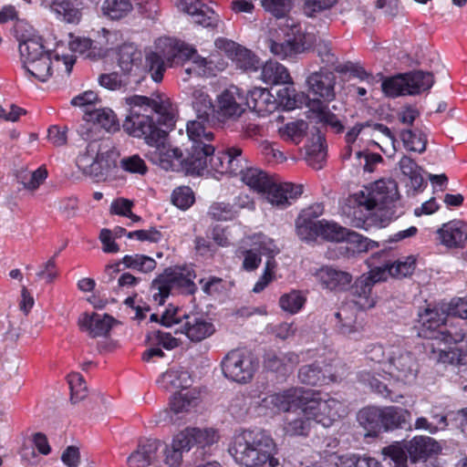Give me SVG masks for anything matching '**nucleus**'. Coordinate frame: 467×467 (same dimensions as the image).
<instances>
[{
    "mask_svg": "<svg viewBox=\"0 0 467 467\" xmlns=\"http://www.w3.org/2000/svg\"><path fill=\"white\" fill-rule=\"evenodd\" d=\"M125 103L129 113L123 122V129L133 137L143 138L148 145L154 147L150 152L151 161L165 171L177 170L181 165H184L188 171L187 156L183 158L180 149L171 148L167 143V132L152 119L153 113L163 111L161 103L140 95L125 98Z\"/></svg>",
    "mask_w": 467,
    "mask_h": 467,
    "instance_id": "nucleus-1",
    "label": "nucleus"
},
{
    "mask_svg": "<svg viewBox=\"0 0 467 467\" xmlns=\"http://www.w3.org/2000/svg\"><path fill=\"white\" fill-rule=\"evenodd\" d=\"M192 107L197 113V119L187 123V135L191 142L188 162L193 170L200 171L205 166L207 154L214 150V134L212 127L208 125L214 106L203 88H195L192 91Z\"/></svg>",
    "mask_w": 467,
    "mask_h": 467,
    "instance_id": "nucleus-2",
    "label": "nucleus"
},
{
    "mask_svg": "<svg viewBox=\"0 0 467 467\" xmlns=\"http://www.w3.org/2000/svg\"><path fill=\"white\" fill-rule=\"evenodd\" d=\"M235 462L244 467H262L268 463L276 467V445L264 431L246 430L236 434L228 449Z\"/></svg>",
    "mask_w": 467,
    "mask_h": 467,
    "instance_id": "nucleus-3",
    "label": "nucleus"
},
{
    "mask_svg": "<svg viewBox=\"0 0 467 467\" xmlns=\"http://www.w3.org/2000/svg\"><path fill=\"white\" fill-rule=\"evenodd\" d=\"M158 47L161 50L166 62L171 66L187 61L188 66L182 69V76L184 81L188 80L191 75L199 77L214 76L216 72L225 67V63L216 62L214 56L205 58L197 54L196 50L185 44L171 37H163L158 40Z\"/></svg>",
    "mask_w": 467,
    "mask_h": 467,
    "instance_id": "nucleus-4",
    "label": "nucleus"
},
{
    "mask_svg": "<svg viewBox=\"0 0 467 467\" xmlns=\"http://www.w3.org/2000/svg\"><path fill=\"white\" fill-rule=\"evenodd\" d=\"M398 197L399 192L395 181L379 180L348 196L346 200L348 211H345V213L356 218L355 227H362L366 221L357 218L358 210L359 212L374 210L381 212L389 208V205L394 202Z\"/></svg>",
    "mask_w": 467,
    "mask_h": 467,
    "instance_id": "nucleus-5",
    "label": "nucleus"
},
{
    "mask_svg": "<svg viewBox=\"0 0 467 467\" xmlns=\"http://www.w3.org/2000/svg\"><path fill=\"white\" fill-rule=\"evenodd\" d=\"M118 152L109 140H92L78 154L76 165L87 177L99 182L117 166Z\"/></svg>",
    "mask_w": 467,
    "mask_h": 467,
    "instance_id": "nucleus-6",
    "label": "nucleus"
},
{
    "mask_svg": "<svg viewBox=\"0 0 467 467\" xmlns=\"http://www.w3.org/2000/svg\"><path fill=\"white\" fill-rule=\"evenodd\" d=\"M420 336L443 343H464L467 347V332L452 323L444 312L437 308L425 307L418 313Z\"/></svg>",
    "mask_w": 467,
    "mask_h": 467,
    "instance_id": "nucleus-7",
    "label": "nucleus"
},
{
    "mask_svg": "<svg viewBox=\"0 0 467 467\" xmlns=\"http://www.w3.org/2000/svg\"><path fill=\"white\" fill-rule=\"evenodd\" d=\"M188 159L189 148L187 149L186 159L188 171L196 174H202L206 171L208 173L238 175L246 164V159L243 156L242 149L236 146L229 147L225 150L218 151L216 154H214V151L207 154L205 166L200 171L193 170L188 162Z\"/></svg>",
    "mask_w": 467,
    "mask_h": 467,
    "instance_id": "nucleus-8",
    "label": "nucleus"
},
{
    "mask_svg": "<svg viewBox=\"0 0 467 467\" xmlns=\"http://www.w3.org/2000/svg\"><path fill=\"white\" fill-rule=\"evenodd\" d=\"M195 274L190 268L166 270L151 284L152 298L158 305H163L173 287L182 289L183 293L192 295L197 287L193 282Z\"/></svg>",
    "mask_w": 467,
    "mask_h": 467,
    "instance_id": "nucleus-9",
    "label": "nucleus"
},
{
    "mask_svg": "<svg viewBox=\"0 0 467 467\" xmlns=\"http://www.w3.org/2000/svg\"><path fill=\"white\" fill-rule=\"evenodd\" d=\"M387 355L383 368L386 374L405 384L415 381L419 364L410 352L398 347H391L388 349Z\"/></svg>",
    "mask_w": 467,
    "mask_h": 467,
    "instance_id": "nucleus-10",
    "label": "nucleus"
},
{
    "mask_svg": "<svg viewBox=\"0 0 467 467\" xmlns=\"http://www.w3.org/2000/svg\"><path fill=\"white\" fill-rule=\"evenodd\" d=\"M308 399L304 400V411L310 420L329 427L345 412L343 404L336 399L322 400L318 394L307 389Z\"/></svg>",
    "mask_w": 467,
    "mask_h": 467,
    "instance_id": "nucleus-11",
    "label": "nucleus"
},
{
    "mask_svg": "<svg viewBox=\"0 0 467 467\" xmlns=\"http://www.w3.org/2000/svg\"><path fill=\"white\" fill-rule=\"evenodd\" d=\"M307 389L300 387L290 388L281 392L265 396L259 403V409L265 414H276L296 410L308 399Z\"/></svg>",
    "mask_w": 467,
    "mask_h": 467,
    "instance_id": "nucleus-12",
    "label": "nucleus"
},
{
    "mask_svg": "<svg viewBox=\"0 0 467 467\" xmlns=\"http://www.w3.org/2000/svg\"><path fill=\"white\" fill-rule=\"evenodd\" d=\"M223 375L238 383L250 381L256 369L253 357L244 350L233 349L221 362Z\"/></svg>",
    "mask_w": 467,
    "mask_h": 467,
    "instance_id": "nucleus-13",
    "label": "nucleus"
},
{
    "mask_svg": "<svg viewBox=\"0 0 467 467\" xmlns=\"http://www.w3.org/2000/svg\"><path fill=\"white\" fill-rule=\"evenodd\" d=\"M214 44L218 50L224 53L232 59L236 67L243 71L254 72L261 67V62L257 56L232 40L218 38Z\"/></svg>",
    "mask_w": 467,
    "mask_h": 467,
    "instance_id": "nucleus-14",
    "label": "nucleus"
},
{
    "mask_svg": "<svg viewBox=\"0 0 467 467\" xmlns=\"http://www.w3.org/2000/svg\"><path fill=\"white\" fill-rule=\"evenodd\" d=\"M244 92L237 86H230L217 97V114L223 119H235L245 110Z\"/></svg>",
    "mask_w": 467,
    "mask_h": 467,
    "instance_id": "nucleus-15",
    "label": "nucleus"
},
{
    "mask_svg": "<svg viewBox=\"0 0 467 467\" xmlns=\"http://www.w3.org/2000/svg\"><path fill=\"white\" fill-rule=\"evenodd\" d=\"M336 78L333 72L321 69L311 73L306 82L309 92L326 101H331L336 97Z\"/></svg>",
    "mask_w": 467,
    "mask_h": 467,
    "instance_id": "nucleus-16",
    "label": "nucleus"
},
{
    "mask_svg": "<svg viewBox=\"0 0 467 467\" xmlns=\"http://www.w3.org/2000/svg\"><path fill=\"white\" fill-rule=\"evenodd\" d=\"M161 448H162V443L159 440H147L140 443L127 459L129 467L156 465L160 462L159 451Z\"/></svg>",
    "mask_w": 467,
    "mask_h": 467,
    "instance_id": "nucleus-17",
    "label": "nucleus"
},
{
    "mask_svg": "<svg viewBox=\"0 0 467 467\" xmlns=\"http://www.w3.org/2000/svg\"><path fill=\"white\" fill-rule=\"evenodd\" d=\"M320 285L330 291L346 290L352 282V275L345 271L325 265L314 274Z\"/></svg>",
    "mask_w": 467,
    "mask_h": 467,
    "instance_id": "nucleus-18",
    "label": "nucleus"
},
{
    "mask_svg": "<svg viewBox=\"0 0 467 467\" xmlns=\"http://www.w3.org/2000/svg\"><path fill=\"white\" fill-rule=\"evenodd\" d=\"M265 194L272 205L285 208L290 204L291 200L302 194V186L290 182H275L272 180Z\"/></svg>",
    "mask_w": 467,
    "mask_h": 467,
    "instance_id": "nucleus-19",
    "label": "nucleus"
},
{
    "mask_svg": "<svg viewBox=\"0 0 467 467\" xmlns=\"http://www.w3.org/2000/svg\"><path fill=\"white\" fill-rule=\"evenodd\" d=\"M114 323L115 319L112 317L98 313H84L78 321L80 330L91 337L107 336Z\"/></svg>",
    "mask_w": 467,
    "mask_h": 467,
    "instance_id": "nucleus-20",
    "label": "nucleus"
},
{
    "mask_svg": "<svg viewBox=\"0 0 467 467\" xmlns=\"http://www.w3.org/2000/svg\"><path fill=\"white\" fill-rule=\"evenodd\" d=\"M345 373L346 369L344 367L341 368V371L332 373L328 369L323 371L317 364L314 363L301 367L298 371V379L306 385L321 386L330 381H336L337 379L342 378Z\"/></svg>",
    "mask_w": 467,
    "mask_h": 467,
    "instance_id": "nucleus-21",
    "label": "nucleus"
},
{
    "mask_svg": "<svg viewBox=\"0 0 467 467\" xmlns=\"http://www.w3.org/2000/svg\"><path fill=\"white\" fill-rule=\"evenodd\" d=\"M292 36L283 42L269 41V48L272 54L285 59L304 51L303 33L300 26L292 25Z\"/></svg>",
    "mask_w": 467,
    "mask_h": 467,
    "instance_id": "nucleus-22",
    "label": "nucleus"
},
{
    "mask_svg": "<svg viewBox=\"0 0 467 467\" xmlns=\"http://www.w3.org/2000/svg\"><path fill=\"white\" fill-rule=\"evenodd\" d=\"M118 65L125 74L143 73L142 52L133 44H123L118 50Z\"/></svg>",
    "mask_w": 467,
    "mask_h": 467,
    "instance_id": "nucleus-23",
    "label": "nucleus"
},
{
    "mask_svg": "<svg viewBox=\"0 0 467 467\" xmlns=\"http://www.w3.org/2000/svg\"><path fill=\"white\" fill-rule=\"evenodd\" d=\"M176 5L180 11L191 16L195 24L207 27L216 23L215 13L201 1L178 0Z\"/></svg>",
    "mask_w": 467,
    "mask_h": 467,
    "instance_id": "nucleus-24",
    "label": "nucleus"
},
{
    "mask_svg": "<svg viewBox=\"0 0 467 467\" xmlns=\"http://www.w3.org/2000/svg\"><path fill=\"white\" fill-rule=\"evenodd\" d=\"M441 243L449 247H461L467 242V225L458 220L444 223L437 231Z\"/></svg>",
    "mask_w": 467,
    "mask_h": 467,
    "instance_id": "nucleus-25",
    "label": "nucleus"
},
{
    "mask_svg": "<svg viewBox=\"0 0 467 467\" xmlns=\"http://www.w3.org/2000/svg\"><path fill=\"white\" fill-rule=\"evenodd\" d=\"M41 6L50 10L61 21L76 24L81 13L75 0H41Z\"/></svg>",
    "mask_w": 467,
    "mask_h": 467,
    "instance_id": "nucleus-26",
    "label": "nucleus"
},
{
    "mask_svg": "<svg viewBox=\"0 0 467 467\" xmlns=\"http://www.w3.org/2000/svg\"><path fill=\"white\" fill-rule=\"evenodd\" d=\"M406 450L410 460L415 462L438 454L441 451V446L431 437L420 436L410 441L406 445Z\"/></svg>",
    "mask_w": 467,
    "mask_h": 467,
    "instance_id": "nucleus-27",
    "label": "nucleus"
},
{
    "mask_svg": "<svg viewBox=\"0 0 467 467\" xmlns=\"http://www.w3.org/2000/svg\"><path fill=\"white\" fill-rule=\"evenodd\" d=\"M451 345V343H446ZM454 345L460 344L461 347H446L444 348H435L434 344L431 345V351L430 358L437 362L450 365H463L467 363V347L464 343H453Z\"/></svg>",
    "mask_w": 467,
    "mask_h": 467,
    "instance_id": "nucleus-28",
    "label": "nucleus"
},
{
    "mask_svg": "<svg viewBox=\"0 0 467 467\" xmlns=\"http://www.w3.org/2000/svg\"><path fill=\"white\" fill-rule=\"evenodd\" d=\"M374 285L361 275L351 286L354 302L361 309H369L375 306L377 296L373 294Z\"/></svg>",
    "mask_w": 467,
    "mask_h": 467,
    "instance_id": "nucleus-29",
    "label": "nucleus"
},
{
    "mask_svg": "<svg viewBox=\"0 0 467 467\" xmlns=\"http://www.w3.org/2000/svg\"><path fill=\"white\" fill-rule=\"evenodd\" d=\"M245 106L260 115H265L275 109V102L268 89L254 88L245 96Z\"/></svg>",
    "mask_w": 467,
    "mask_h": 467,
    "instance_id": "nucleus-30",
    "label": "nucleus"
},
{
    "mask_svg": "<svg viewBox=\"0 0 467 467\" xmlns=\"http://www.w3.org/2000/svg\"><path fill=\"white\" fill-rule=\"evenodd\" d=\"M189 372L182 368H171L164 372L158 380L161 388L167 390H187L192 385Z\"/></svg>",
    "mask_w": 467,
    "mask_h": 467,
    "instance_id": "nucleus-31",
    "label": "nucleus"
},
{
    "mask_svg": "<svg viewBox=\"0 0 467 467\" xmlns=\"http://www.w3.org/2000/svg\"><path fill=\"white\" fill-rule=\"evenodd\" d=\"M299 363V357L294 352H269L265 358V367L272 371L285 374Z\"/></svg>",
    "mask_w": 467,
    "mask_h": 467,
    "instance_id": "nucleus-32",
    "label": "nucleus"
},
{
    "mask_svg": "<svg viewBox=\"0 0 467 467\" xmlns=\"http://www.w3.org/2000/svg\"><path fill=\"white\" fill-rule=\"evenodd\" d=\"M238 174L241 175L242 182L250 189L262 193L266 192L272 181L265 171L258 168L247 167V163Z\"/></svg>",
    "mask_w": 467,
    "mask_h": 467,
    "instance_id": "nucleus-33",
    "label": "nucleus"
},
{
    "mask_svg": "<svg viewBox=\"0 0 467 467\" xmlns=\"http://www.w3.org/2000/svg\"><path fill=\"white\" fill-rule=\"evenodd\" d=\"M324 141V137L318 131L306 146V161L316 170L321 169L326 161L327 150Z\"/></svg>",
    "mask_w": 467,
    "mask_h": 467,
    "instance_id": "nucleus-34",
    "label": "nucleus"
},
{
    "mask_svg": "<svg viewBox=\"0 0 467 467\" xmlns=\"http://www.w3.org/2000/svg\"><path fill=\"white\" fill-rule=\"evenodd\" d=\"M308 107L317 121L329 126L337 133L343 131L344 126L338 117L332 113L323 102L313 99L309 101Z\"/></svg>",
    "mask_w": 467,
    "mask_h": 467,
    "instance_id": "nucleus-35",
    "label": "nucleus"
},
{
    "mask_svg": "<svg viewBox=\"0 0 467 467\" xmlns=\"http://www.w3.org/2000/svg\"><path fill=\"white\" fill-rule=\"evenodd\" d=\"M19 53L23 66L38 60L44 55H51L49 51L45 50L40 37H29L21 41Z\"/></svg>",
    "mask_w": 467,
    "mask_h": 467,
    "instance_id": "nucleus-36",
    "label": "nucleus"
},
{
    "mask_svg": "<svg viewBox=\"0 0 467 467\" xmlns=\"http://www.w3.org/2000/svg\"><path fill=\"white\" fill-rule=\"evenodd\" d=\"M213 323L202 317L190 318L184 325L185 335L194 342H200L214 333Z\"/></svg>",
    "mask_w": 467,
    "mask_h": 467,
    "instance_id": "nucleus-37",
    "label": "nucleus"
},
{
    "mask_svg": "<svg viewBox=\"0 0 467 467\" xmlns=\"http://www.w3.org/2000/svg\"><path fill=\"white\" fill-rule=\"evenodd\" d=\"M199 393L195 389L176 392L171 400V411L175 415L186 413L199 403Z\"/></svg>",
    "mask_w": 467,
    "mask_h": 467,
    "instance_id": "nucleus-38",
    "label": "nucleus"
},
{
    "mask_svg": "<svg viewBox=\"0 0 467 467\" xmlns=\"http://www.w3.org/2000/svg\"><path fill=\"white\" fill-rule=\"evenodd\" d=\"M261 78L265 83L273 85L292 82L287 69L276 61H267L262 67Z\"/></svg>",
    "mask_w": 467,
    "mask_h": 467,
    "instance_id": "nucleus-39",
    "label": "nucleus"
},
{
    "mask_svg": "<svg viewBox=\"0 0 467 467\" xmlns=\"http://www.w3.org/2000/svg\"><path fill=\"white\" fill-rule=\"evenodd\" d=\"M381 413L382 429L386 431L401 428L407 424L410 419V413L408 410L397 406H389L381 409Z\"/></svg>",
    "mask_w": 467,
    "mask_h": 467,
    "instance_id": "nucleus-40",
    "label": "nucleus"
},
{
    "mask_svg": "<svg viewBox=\"0 0 467 467\" xmlns=\"http://www.w3.org/2000/svg\"><path fill=\"white\" fill-rule=\"evenodd\" d=\"M358 420L368 431V435H376L382 429L381 409L375 407L365 408L358 412Z\"/></svg>",
    "mask_w": 467,
    "mask_h": 467,
    "instance_id": "nucleus-41",
    "label": "nucleus"
},
{
    "mask_svg": "<svg viewBox=\"0 0 467 467\" xmlns=\"http://www.w3.org/2000/svg\"><path fill=\"white\" fill-rule=\"evenodd\" d=\"M85 120L88 124L99 125L106 130H118V120L115 113L108 108L95 109L88 111L85 115Z\"/></svg>",
    "mask_w": 467,
    "mask_h": 467,
    "instance_id": "nucleus-42",
    "label": "nucleus"
},
{
    "mask_svg": "<svg viewBox=\"0 0 467 467\" xmlns=\"http://www.w3.org/2000/svg\"><path fill=\"white\" fill-rule=\"evenodd\" d=\"M300 413L294 418L287 416L284 423V431L289 436H307L312 427V421L301 407Z\"/></svg>",
    "mask_w": 467,
    "mask_h": 467,
    "instance_id": "nucleus-43",
    "label": "nucleus"
},
{
    "mask_svg": "<svg viewBox=\"0 0 467 467\" xmlns=\"http://www.w3.org/2000/svg\"><path fill=\"white\" fill-rule=\"evenodd\" d=\"M406 81L408 82L409 95L419 94L431 88L434 83L433 76L430 72L412 71L405 73Z\"/></svg>",
    "mask_w": 467,
    "mask_h": 467,
    "instance_id": "nucleus-44",
    "label": "nucleus"
},
{
    "mask_svg": "<svg viewBox=\"0 0 467 467\" xmlns=\"http://www.w3.org/2000/svg\"><path fill=\"white\" fill-rule=\"evenodd\" d=\"M400 169L403 175L410 179L414 190H419L423 185L424 180L421 174L422 169L410 157L404 155L399 161Z\"/></svg>",
    "mask_w": 467,
    "mask_h": 467,
    "instance_id": "nucleus-45",
    "label": "nucleus"
},
{
    "mask_svg": "<svg viewBox=\"0 0 467 467\" xmlns=\"http://www.w3.org/2000/svg\"><path fill=\"white\" fill-rule=\"evenodd\" d=\"M160 53L150 52L145 57V65H143V72H149L151 78L155 82L162 80L163 73L166 69L164 59L161 50L157 47Z\"/></svg>",
    "mask_w": 467,
    "mask_h": 467,
    "instance_id": "nucleus-46",
    "label": "nucleus"
},
{
    "mask_svg": "<svg viewBox=\"0 0 467 467\" xmlns=\"http://www.w3.org/2000/svg\"><path fill=\"white\" fill-rule=\"evenodd\" d=\"M403 146L410 151L422 153L426 150L427 138L420 130H403L400 134Z\"/></svg>",
    "mask_w": 467,
    "mask_h": 467,
    "instance_id": "nucleus-47",
    "label": "nucleus"
},
{
    "mask_svg": "<svg viewBox=\"0 0 467 467\" xmlns=\"http://www.w3.org/2000/svg\"><path fill=\"white\" fill-rule=\"evenodd\" d=\"M348 230L338 223L327 220H321L319 225V237L328 242L339 243L345 241Z\"/></svg>",
    "mask_w": 467,
    "mask_h": 467,
    "instance_id": "nucleus-48",
    "label": "nucleus"
},
{
    "mask_svg": "<svg viewBox=\"0 0 467 467\" xmlns=\"http://www.w3.org/2000/svg\"><path fill=\"white\" fill-rule=\"evenodd\" d=\"M51 55H44L38 60L24 66L26 70L36 79L45 82L52 75Z\"/></svg>",
    "mask_w": 467,
    "mask_h": 467,
    "instance_id": "nucleus-49",
    "label": "nucleus"
},
{
    "mask_svg": "<svg viewBox=\"0 0 467 467\" xmlns=\"http://www.w3.org/2000/svg\"><path fill=\"white\" fill-rule=\"evenodd\" d=\"M321 220H307L297 218L296 222V234L302 241L314 242L319 237Z\"/></svg>",
    "mask_w": 467,
    "mask_h": 467,
    "instance_id": "nucleus-50",
    "label": "nucleus"
},
{
    "mask_svg": "<svg viewBox=\"0 0 467 467\" xmlns=\"http://www.w3.org/2000/svg\"><path fill=\"white\" fill-rule=\"evenodd\" d=\"M408 82L406 81L405 74H399L397 76L385 78L382 81L381 88L384 94L390 98L399 96L409 95L407 92Z\"/></svg>",
    "mask_w": 467,
    "mask_h": 467,
    "instance_id": "nucleus-51",
    "label": "nucleus"
},
{
    "mask_svg": "<svg viewBox=\"0 0 467 467\" xmlns=\"http://www.w3.org/2000/svg\"><path fill=\"white\" fill-rule=\"evenodd\" d=\"M132 10L130 0H105L102 12L111 19H120Z\"/></svg>",
    "mask_w": 467,
    "mask_h": 467,
    "instance_id": "nucleus-52",
    "label": "nucleus"
},
{
    "mask_svg": "<svg viewBox=\"0 0 467 467\" xmlns=\"http://www.w3.org/2000/svg\"><path fill=\"white\" fill-rule=\"evenodd\" d=\"M307 128V123L300 119L286 123L283 128L279 129V132L283 139L298 144L304 138Z\"/></svg>",
    "mask_w": 467,
    "mask_h": 467,
    "instance_id": "nucleus-53",
    "label": "nucleus"
},
{
    "mask_svg": "<svg viewBox=\"0 0 467 467\" xmlns=\"http://www.w3.org/2000/svg\"><path fill=\"white\" fill-rule=\"evenodd\" d=\"M122 263L128 267L141 273H150L156 268V262L153 258L144 254L125 255Z\"/></svg>",
    "mask_w": 467,
    "mask_h": 467,
    "instance_id": "nucleus-54",
    "label": "nucleus"
},
{
    "mask_svg": "<svg viewBox=\"0 0 467 467\" xmlns=\"http://www.w3.org/2000/svg\"><path fill=\"white\" fill-rule=\"evenodd\" d=\"M196 446L202 449L211 447L221 439L219 430L213 427H192Z\"/></svg>",
    "mask_w": 467,
    "mask_h": 467,
    "instance_id": "nucleus-55",
    "label": "nucleus"
},
{
    "mask_svg": "<svg viewBox=\"0 0 467 467\" xmlns=\"http://www.w3.org/2000/svg\"><path fill=\"white\" fill-rule=\"evenodd\" d=\"M306 300V297L300 291L292 290L289 293L281 296L279 298V306L282 310L287 313L296 314L302 309Z\"/></svg>",
    "mask_w": 467,
    "mask_h": 467,
    "instance_id": "nucleus-56",
    "label": "nucleus"
},
{
    "mask_svg": "<svg viewBox=\"0 0 467 467\" xmlns=\"http://www.w3.org/2000/svg\"><path fill=\"white\" fill-rule=\"evenodd\" d=\"M47 177V169L44 167H39L32 172H20L17 175V180L24 185L25 189L29 191H36L45 182Z\"/></svg>",
    "mask_w": 467,
    "mask_h": 467,
    "instance_id": "nucleus-57",
    "label": "nucleus"
},
{
    "mask_svg": "<svg viewBox=\"0 0 467 467\" xmlns=\"http://www.w3.org/2000/svg\"><path fill=\"white\" fill-rule=\"evenodd\" d=\"M67 382L71 392V402L77 403L88 396V387L81 374L78 372L70 373L67 376Z\"/></svg>",
    "mask_w": 467,
    "mask_h": 467,
    "instance_id": "nucleus-58",
    "label": "nucleus"
},
{
    "mask_svg": "<svg viewBox=\"0 0 467 467\" xmlns=\"http://www.w3.org/2000/svg\"><path fill=\"white\" fill-rule=\"evenodd\" d=\"M317 51L322 62L327 67H332L337 71H344V68H341V65L338 63L337 57L334 53L329 42L323 40L319 41L317 45Z\"/></svg>",
    "mask_w": 467,
    "mask_h": 467,
    "instance_id": "nucleus-59",
    "label": "nucleus"
},
{
    "mask_svg": "<svg viewBox=\"0 0 467 467\" xmlns=\"http://www.w3.org/2000/svg\"><path fill=\"white\" fill-rule=\"evenodd\" d=\"M382 453L393 462V467H407L408 451L406 446L403 447L397 442L383 448Z\"/></svg>",
    "mask_w": 467,
    "mask_h": 467,
    "instance_id": "nucleus-60",
    "label": "nucleus"
},
{
    "mask_svg": "<svg viewBox=\"0 0 467 467\" xmlns=\"http://www.w3.org/2000/svg\"><path fill=\"white\" fill-rule=\"evenodd\" d=\"M119 167L127 172L140 175H144L148 171L144 160L138 154L122 158L119 161Z\"/></svg>",
    "mask_w": 467,
    "mask_h": 467,
    "instance_id": "nucleus-61",
    "label": "nucleus"
},
{
    "mask_svg": "<svg viewBox=\"0 0 467 467\" xmlns=\"http://www.w3.org/2000/svg\"><path fill=\"white\" fill-rule=\"evenodd\" d=\"M172 203L182 210L188 209L194 202V194L190 187L176 188L171 194Z\"/></svg>",
    "mask_w": 467,
    "mask_h": 467,
    "instance_id": "nucleus-62",
    "label": "nucleus"
},
{
    "mask_svg": "<svg viewBox=\"0 0 467 467\" xmlns=\"http://www.w3.org/2000/svg\"><path fill=\"white\" fill-rule=\"evenodd\" d=\"M416 261L412 256H407L389 264L392 277L401 278L411 275L415 270Z\"/></svg>",
    "mask_w": 467,
    "mask_h": 467,
    "instance_id": "nucleus-63",
    "label": "nucleus"
},
{
    "mask_svg": "<svg viewBox=\"0 0 467 467\" xmlns=\"http://www.w3.org/2000/svg\"><path fill=\"white\" fill-rule=\"evenodd\" d=\"M171 443L183 453L188 452L193 446H196L192 427H187L174 435Z\"/></svg>",
    "mask_w": 467,
    "mask_h": 467,
    "instance_id": "nucleus-64",
    "label": "nucleus"
}]
</instances>
